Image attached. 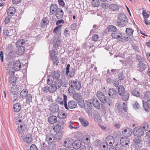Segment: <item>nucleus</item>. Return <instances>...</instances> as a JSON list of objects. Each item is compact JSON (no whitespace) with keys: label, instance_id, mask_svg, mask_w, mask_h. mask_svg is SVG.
I'll return each mask as SVG.
<instances>
[{"label":"nucleus","instance_id":"14","mask_svg":"<svg viewBox=\"0 0 150 150\" xmlns=\"http://www.w3.org/2000/svg\"><path fill=\"white\" fill-rule=\"evenodd\" d=\"M121 144L123 146H129V139L126 137H122L120 141Z\"/></svg>","mask_w":150,"mask_h":150},{"label":"nucleus","instance_id":"21","mask_svg":"<svg viewBox=\"0 0 150 150\" xmlns=\"http://www.w3.org/2000/svg\"><path fill=\"white\" fill-rule=\"evenodd\" d=\"M56 13V16L58 19H61L63 17L64 12L61 8H59Z\"/></svg>","mask_w":150,"mask_h":150},{"label":"nucleus","instance_id":"43","mask_svg":"<svg viewBox=\"0 0 150 150\" xmlns=\"http://www.w3.org/2000/svg\"><path fill=\"white\" fill-rule=\"evenodd\" d=\"M131 94L132 95L137 97L141 96L140 93L136 89L131 91Z\"/></svg>","mask_w":150,"mask_h":150},{"label":"nucleus","instance_id":"10","mask_svg":"<svg viewBox=\"0 0 150 150\" xmlns=\"http://www.w3.org/2000/svg\"><path fill=\"white\" fill-rule=\"evenodd\" d=\"M108 94L110 98L113 99L116 98L118 96L117 91L113 88H110L109 89Z\"/></svg>","mask_w":150,"mask_h":150},{"label":"nucleus","instance_id":"40","mask_svg":"<svg viewBox=\"0 0 150 150\" xmlns=\"http://www.w3.org/2000/svg\"><path fill=\"white\" fill-rule=\"evenodd\" d=\"M125 92V88L123 86L120 85L119 86L118 88V93L120 95L123 94Z\"/></svg>","mask_w":150,"mask_h":150},{"label":"nucleus","instance_id":"12","mask_svg":"<svg viewBox=\"0 0 150 150\" xmlns=\"http://www.w3.org/2000/svg\"><path fill=\"white\" fill-rule=\"evenodd\" d=\"M92 105L96 109L99 110L100 109V104L98 99L95 96H93L92 99Z\"/></svg>","mask_w":150,"mask_h":150},{"label":"nucleus","instance_id":"42","mask_svg":"<svg viewBox=\"0 0 150 150\" xmlns=\"http://www.w3.org/2000/svg\"><path fill=\"white\" fill-rule=\"evenodd\" d=\"M108 32L113 33L117 30L116 27L112 25H109L108 27Z\"/></svg>","mask_w":150,"mask_h":150},{"label":"nucleus","instance_id":"16","mask_svg":"<svg viewBox=\"0 0 150 150\" xmlns=\"http://www.w3.org/2000/svg\"><path fill=\"white\" fill-rule=\"evenodd\" d=\"M59 110V107L57 105L52 103L50 105V110L52 113L58 112Z\"/></svg>","mask_w":150,"mask_h":150},{"label":"nucleus","instance_id":"19","mask_svg":"<svg viewBox=\"0 0 150 150\" xmlns=\"http://www.w3.org/2000/svg\"><path fill=\"white\" fill-rule=\"evenodd\" d=\"M21 64L19 61L17 60L14 62L13 64V69L16 71H18L20 70Z\"/></svg>","mask_w":150,"mask_h":150},{"label":"nucleus","instance_id":"25","mask_svg":"<svg viewBox=\"0 0 150 150\" xmlns=\"http://www.w3.org/2000/svg\"><path fill=\"white\" fill-rule=\"evenodd\" d=\"M109 9L111 11L116 12L118 11L119 8L117 5L115 4H112L109 6Z\"/></svg>","mask_w":150,"mask_h":150},{"label":"nucleus","instance_id":"46","mask_svg":"<svg viewBox=\"0 0 150 150\" xmlns=\"http://www.w3.org/2000/svg\"><path fill=\"white\" fill-rule=\"evenodd\" d=\"M25 43V40L23 39H21L18 40L16 43L17 47H21L23 46V45Z\"/></svg>","mask_w":150,"mask_h":150},{"label":"nucleus","instance_id":"53","mask_svg":"<svg viewBox=\"0 0 150 150\" xmlns=\"http://www.w3.org/2000/svg\"><path fill=\"white\" fill-rule=\"evenodd\" d=\"M75 122H73V121H70V124L69 126V127L70 128V129H77L79 128V127H75L74 126H73L74 125L75 123Z\"/></svg>","mask_w":150,"mask_h":150},{"label":"nucleus","instance_id":"57","mask_svg":"<svg viewBox=\"0 0 150 150\" xmlns=\"http://www.w3.org/2000/svg\"><path fill=\"white\" fill-rule=\"evenodd\" d=\"M55 52L53 50H52L50 52V56L51 60H53L55 56Z\"/></svg>","mask_w":150,"mask_h":150},{"label":"nucleus","instance_id":"52","mask_svg":"<svg viewBox=\"0 0 150 150\" xmlns=\"http://www.w3.org/2000/svg\"><path fill=\"white\" fill-rule=\"evenodd\" d=\"M61 126L59 125H57L53 128V129L55 132L57 133L59 132L61 129Z\"/></svg>","mask_w":150,"mask_h":150},{"label":"nucleus","instance_id":"5","mask_svg":"<svg viewBox=\"0 0 150 150\" xmlns=\"http://www.w3.org/2000/svg\"><path fill=\"white\" fill-rule=\"evenodd\" d=\"M127 19L126 15L124 13H120L117 16V25L120 27L124 26V23L125 22Z\"/></svg>","mask_w":150,"mask_h":150},{"label":"nucleus","instance_id":"4","mask_svg":"<svg viewBox=\"0 0 150 150\" xmlns=\"http://www.w3.org/2000/svg\"><path fill=\"white\" fill-rule=\"evenodd\" d=\"M64 100V106L65 108L67 110L69 108L70 109H74L77 106L76 102L74 100H71L69 101L67 105V96L65 94L63 95Z\"/></svg>","mask_w":150,"mask_h":150},{"label":"nucleus","instance_id":"7","mask_svg":"<svg viewBox=\"0 0 150 150\" xmlns=\"http://www.w3.org/2000/svg\"><path fill=\"white\" fill-rule=\"evenodd\" d=\"M133 132L134 135L137 137H141L144 134L143 129L140 127H136L134 128Z\"/></svg>","mask_w":150,"mask_h":150},{"label":"nucleus","instance_id":"35","mask_svg":"<svg viewBox=\"0 0 150 150\" xmlns=\"http://www.w3.org/2000/svg\"><path fill=\"white\" fill-rule=\"evenodd\" d=\"M19 90L18 87L16 85H13L11 87V92L13 94H16L18 92Z\"/></svg>","mask_w":150,"mask_h":150},{"label":"nucleus","instance_id":"55","mask_svg":"<svg viewBox=\"0 0 150 150\" xmlns=\"http://www.w3.org/2000/svg\"><path fill=\"white\" fill-rule=\"evenodd\" d=\"M133 108L135 110L138 109L140 107V105L137 101L133 102Z\"/></svg>","mask_w":150,"mask_h":150},{"label":"nucleus","instance_id":"47","mask_svg":"<svg viewBox=\"0 0 150 150\" xmlns=\"http://www.w3.org/2000/svg\"><path fill=\"white\" fill-rule=\"evenodd\" d=\"M14 96L13 98V100L14 102H17L21 99L20 96L17 94H13Z\"/></svg>","mask_w":150,"mask_h":150},{"label":"nucleus","instance_id":"17","mask_svg":"<svg viewBox=\"0 0 150 150\" xmlns=\"http://www.w3.org/2000/svg\"><path fill=\"white\" fill-rule=\"evenodd\" d=\"M73 140L71 138H68L66 139L64 142V145L66 147L69 148L73 145Z\"/></svg>","mask_w":150,"mask_h":150},{"label":"nucleus","instance_id":"38","mask_svg":"<svg viewBox=\"0 0 150 150\" xmlns=\"http://www.w3.org/2000/svg\"><path fill=\"white\" fill-rule=\"evenodd\" d=\"M67 116V114L63 111H60L58 113V117L61 119H64Z\"/></svg>","mask_w":150,"mask_h":150},{"label":"nucleus","instance_id":"26","mask_svg":"<svg viewBox=\"0 0 150 150\" xmlns=\"http://www.w3.org/2000/svg\"><path fill=\"white\" fill-rule=\"evenodd\" d=\"M49 21L48 20V18L47 17L44 18L42 20L40 23L41 27L44 28L47 26L49 23Z\"/></svg>","mask_w":150,"mask_h":150},{"label":"nucleus","instance_id":"60","mask_svg":"<svg viewBox=\"0 0 150 150\" xmlns=\"http://www.w3.org/2000/svg\"><path fill=\"white\" fill-rule=\"evenodd\" d=\"M64 34L66 37H67L70 35V32L68 28H66L64 30Z\"/></svg>","mask_w":150,"mask_h":150},{"label":"nucleus","instance_id":"50","mask_svg":"<svg viewBox=\"0 0 150 150\" xmlns=\"http://www.w3.org/2000/svg\"><path fill=\"white\" fill-rule=\"evenodd\" d=\"M91 4L94 7H98L100 4L99 0H92L91 2Z\"/></svg>","mask_w":150,"mask_h":150},{"label":"nucleus","instance_id":"22","mask_svg":"<svg viewBox=\"0 0 150 150\" xmlns=\"http://www.w3.org/2000/svg\"><path fill=\"white\" fill-rule=\"evenodd\" d=\"M58 9L57 4H53L50 7V12L52 14H54L57 11Z\"/></svg>","mask_w":150,"mask_h":150},{"label":"nucleus","instance_id":"61","mask_svg":"<svg viewBox=\"0 0 150 150\" xmlns=\"http://www.w3.org/2000/svg\"><path fill=\"white\" fill-rule=\"evenodd\" d=\"M62 25H59L56 27L53 30V32L57 33L59 31L62 27Z\"/></svg>","mask_w":150,"mask_h":150},{"label":"nucleus","instance_id":"28","mask_svg":"<svg viewBox=\"0 0 150 150\" xmlns=\"http://www.w3.org/2000/svg\"><path fill=\"white\" fill-rule=\"evenodd\" d=\"M69 85L70 86L68 90V93L70 96H73L76 93L75 88L72 85Z\"/></svg>","mask_w":150,"mask_h":150},{"label":"nucleus","instance_id":"56","mask_svg":"<svg viewBox=\"0 0 150 150\" xmlns=\"http://www.w3.org/2000/svg\"><path fill=\"white\" fill-rule=\"evenodd\" d=\"M79 106L81 108H83L85 107L84 100L83 99L77 102Z\"/></svg>","mask_w":150,"mask_h":150},{"label":"nucleus","instance_id":"27","mask_svg":"<svg viewBox=\"0 0 150 150\" xmlns=\"http://www.w3.org/2000/svg\"><path fill=\"white\" fill-rule=\"evenodd\" d=\"M79 120L82 125L84 127H87L89 125L88 122L84 118L80 117L79 118Z\"/></svg>","mask_w":150,"mask_h":150},{"label":"nucleus","instance_id":"32","mask_svg":"<svg viewBox=\"0 0 150 150\" xmlns=\"http://www.w3.org/2000/svg\"><path fill=\"white\" fill-rule=\"evenodd\" d=\"M25 97V103L26 104H30L31 102H32L33 97L31 94H28Z\"/></svg>","mask_w":150,"mask_h":150},{"label":"nucleus","instance_id":"13","mask_svg":"<svg viewBox=\"0 0 150 150\" xmlns=\"http://www.w3.org/2000/svg\"><path fill=\"white\" fill-rule=\"evenodd\" d=\"M105 142L109 146H112L115 142V140L114 137L111 135L108 136L106 138Z\"/></svg>","mask_w":150,"mask_h":150},{"label":"nucleus","instance_id":"44","mask_svg":"<svg viewBox=\"0 0 150 150\" xmlns=\"http://www.w3.org/2000/svg\"><path fill=\"white\" fill-rule=\"evenodd\" d=\"M28 91L27 89H23L22 90L20 93V97L22 98L25 97L28 94Z\"/></svg>","mask_w":150,"mask_h":150},{"label":"nucleus","instance_id":"34","mask_svg":"<svg viewBox=\"0 0 150 150\" xmlns=\"http://www.w3.org/2000/svg\"><path fill=\"white\" fill-rule=\"evenodd\" d=\"M13 108L14 112H18L21 110V105L19 103H15L13 105Z\"/></svg>","mask_w":150,"mask_h":150},{"label":"nucleus","instance_id":"30","mask_svg":"<svg viewBox=\"0 0 150 150\" xmlns=\"http://www.w3.org/2000/svg\"><path fill=\"white\" fill-rule=\"evenodd\" d=\"M90 137L89 135H85L84 136L82 139L83 143L86 144H88L90 141Z\"/></svg>","mask_w":150,"mask_h":150},{"label":"nucleus","instance_id":"54","mask_svg":"<svg viewBox=\"0 0 150 150\" xmlns=\"http://www.w3.org/2000/svg\"><path fill=\"white\" fill-rule=\"evenodd\" d=\"M143 128L144 129L145 131L148 130L149 127L148 123L147 122H144Z\"/></svg>","mask_w":150,"mask_h":150},{"label":"nucleus","instance_id":"23","mask_svg":"<svg viewBox=\"0 0 150 150\" xmlns=\"http://www.w3.org/2000/svg\"><path fill=\"white\" fill-rule=\"evenodd\" d=\"M73 96V99L77 102L83 99L82 95L80 92L76 93Z\"/></svg>","mask_w":150,"mask_h":150},{"label":"nucleus","instance_id":"8","mask_svg":"<svg viewBox=\"0 0 150 150\" xmlns=\"http://www.w3.org/2000/svg\"><path fill=\"white\" fill-rule=\"evenodd\" d=\"M69 85H72L73 86L75 87V88L78 90H79L81 88V83L80 81H77L76 80H70L69 81Z\"/></svg>","mask_w":150,"mask_h":150},{"label":"nucleus","instance_id":"51","mask_svg":"<svg viewBox=\"0 0 150 150\" xmlns=\"http://www.w3.org/2000/svg\"><path fill=\"white\" fill-rule=\"evenodd\" d=\"M12 68L11 69V68H9L8 71L7 72V75L9 77L14 76V72L12 71Z\"/></svg>","mask_w":150,"mask_h":150},{"label":"nucleus","instance_id":"6","mask_svg":"<svg viewBox=\"0 0 150 150\" xmlns=\"http://www.w3.org/2000/svg\"><path fill=\"white\" fill-rule=\"evenodd\" d=\"M127 105L125 103H124L122 106L120 105V103H116L115 104V111L116 113L119 115H122V109L125 112H126Z\"/></svg>","mask_w":150,"mask_h":150},{"label":"nucleus","instance_id":"9","mask_svg":"<svg viewBox=\"0 0 150 150\" xmlns=\"http://www.w3.org/2000/svg\"><path fill=\"white\" fill-rule=\"evenodd\" d=\"M111 36L114 39H118L119 41L122 42L123 40V36L121 33L118 31H115L112 33Z\"/></svg>","mask_w":150,"mask_h":150},{"label":"nucleus","instance_id":"15","mask_svg":"<svg viewBox=\"0 0 150 150\" xmlns=\"http://www.w3.org/2000/svg\"><path fill=\"white\" fill-rule=\"evenodd\" d=\"M62 40L59 38H54L53 40V47L55 48H57L61 45Z\"/></svg>","mask_w":150,"mask_h":150},{"label":"nucleus","instance_id":"48","mask_svg":"<svg viewBox=\"0 0 150 150\" xmlns=\"http://www.w3.org/2000/svg\"><path fill=\"white\" fill-rule=\"evenodd\" d=\"M133 32L134 30L131 28H126V33L128 35L131 36L132 35Z\"/></svg>","mask_w":150,"mask_h":150},{"label":"nucleus","instance_id":"29","mask_svg":"<svg viewBox=\"0 0 150 150\" xmlns=\"http://www.w3.org/2000/svg\"><path fill=\"white\" fill-rule=\"evenodd\" d=\"M57 117L54 115L51 116L48 118L49 122L51 124L56 122L57 121Z\"/></svg>","mask_w":150,"mask_h":150},{"label":"nucleus","instance_id":"58","mask_svg":"<svg viewBox=\"0 0 150 150\" xmlns=\"http://www.w3.org/2000/svg\"><path fill=\"white\" fill-rule=\"evenodd\" d=\"M106 103V105L110 107H112L113 105V102L110 99H109L107 101Z\"/></svg>","mask_w":150,"mask_h":150},{"label":"nucleus","instance_id":"45","mask_svg":"<svg viewBox=\"0 0 150 150\" xmlns=\"http://www.w3.org/2000/svg\"><path fill=\"white\" fill-rule=\"evenodd\" d=\"M134 142L135 144V146H139L140 143L141 142V139L137 137H135L133 139Z\"/></svg>","mask_w":150,"mask_h":150},{"label":"nucleus","instance_id":"1","mask_svg":"<svg viewBox=\"0 0 150 150\" xmlns=\"http://www.w3.org/2000/svg\"><path fill=\"white\" fill-rule=\"evenodd\" d=\"M60 75V71H54L52 75L48 76L47 82L48 85H51L49 86L50 92L53 93L62 86V81L59 79Z\"/></svg>","mask_w":150,"mask_h":150},{"label":"nucleus","instance_id":"18","mask_svg":"<svg viewBox=\"0 0 150 150\" xmlns=\"http://www.w3.org/2000/svg\"><path fill=\"white\" fill-rule=\"evenodd\" d=\"M140 98L142 100H144L145 101L150 100V91H146L144 93V96L142 95Z\"/></svg>","mask_w":150,"mask_h":150},{"label":"nucleus","instance_id":"59","mask_svg":"<svg viewBox=\"0 0 150 150\" xmlns=\"http://www.w3.org/2000/svg\"><path fill=\"white\" fill-rule=\"evenodd\" d=\"M9 80L11 84L14 83L16 82V79L14 76L9 77Z\"/></svg>","mask_w":150,"mask_h":150},{"label":"nucleus","instance_id":"20","mask_svg":"<svg viewBox=\"0 0 150 150\" xmlns=\"http://www.w3.org/2000/svg\"><path fill=\"white\" fill-rule=\"evenodd\" d=\"M132 133V130L130 128L125 129L122 132V134L125 137H129Z\"/></svg>","mask_w":150,"mask_h":150},{"label":"nucleus","instance_id":"2","mask_svg":"<svg viewBox=\"0 0 150 150\" xmlns=\"http://www.w3.org/2000/svg\"><path fill=\"white\" fill-rule=\"evenodd\" d=\"M27 129L26 125L23 122H22L20 125L18 126L16 129L20 139L22 141H24L25 140V135L24 133Z\"/></svg>","mask_w":150,"mask_h":150},{"label":"nucleus","instance_id":"33","mask_svg":"<svg viewBox=\"0 0 150 150\" xmlns=\"http://www.w3.org/2000/svg\"><path fill=\"white\" fill-rule=\"evenodd\" d=\"M16 9L14 7H10L7 11V14L10 16L13 15L15 12Z\"/></svg>","mask_w":150,"mask_h":150},{"label":"nucleus","instance_id":"49","mask_svg":"<svg viewBox=\"0 0 150 150\" xmlns=\"http://www.w3.org/2000/svg\"><path fill=\"white\" fill-rule=\"evenodd\" d=\"M56 102L59 104L61 105H63L64 104V98L63 100L62 98L60 97H58V98L57 99Z\"/></svg>","mask_w":150,"mask_h":150},{"label":"nucleus","instance_id":"64","mask_svg":"<svg viewBox=\"0 0 150 150\" xmlns=\"http://www.w3.org/2000/svg\"><path fill=\"white\" fill-rule=\"evenodd\" d=\"M59 62L58 57L57 56L55 57L54 58L53 60V64L57 66Z\"/></svg>","mask_w":150,"mask_h":150},{"label":"nucleus","instance_id":"24","mask_svg":"<svg viewBox=\"0 0 150 150\" xmlns=\"http://www.w3.org/2000/svg\"><path fill=\"white\" fill-rule=\"evenodd\" d=\"M81 142L80 140H76L74 142L73 141V148L76 149H78L81 147Z\"/></svg>","mask_w":150,"mask_h":150},{"label":"nucleus","instance_id":"37","mask_svg":"<svg viewBox=\"0 0 150 150\" xmlns=\"http://www.w3.org/2000/svg\"><path fill=\"white\" fill-rule=\"evenodd\" d=\"M120 96H122V100L124 101H126L128 99L129 94L128 92H125V93L122 95H121Z\"/></svg>","mask_w":150,"mask_h":150},{"label":"nucleus","instance_id":"62","mask_svg":"<svg viewBox=\"0 0 150 150\" xmlns=\"http://www.w3.org/2000/svg\"><path fill=\"white\" fill-rule=\"evenodd\" d=\"M98 35L97 34L93 35L92 37V40L93 41H96L98 39Z\"/></svg>","mask_w":150,"mask_h":150},{"label":"nucleus","instance_id":"36","mask_svg":"<svg viewBox=\"0 0 150 150\" xmlns=\"http://www.w3.org/2000/svg\"><path fill=\"white\" fill-rule=\"evenodd\" d=\"M52 137L53 135L50 133H48L46 135L45 140L48 143H51L53 142Z\"/></svg>","mask_w":150,"mask_h":150},{"label":"nucleus","instance_id":"41","mask_svg":"<svg viewBox=\"0 0 150 150\" xmlns=\"http://www.w3.org/2000/svg\"><path fill=\"white\" fill-rule=\"evenodd\" d=\"M26 142L27 144H31L32 140V137L31 134H28L25 138Z\"/></svg>","mask_w":150,"mask_h":150},{"label":"nucleus","instance_id":"63","mask_svg":"<svg viewBox=\"0 0 150 150\" xmlns=\"http://www.w3.org/2000/svg\"><path fill=\"white\" fill-rule=\"evenodd\" d=\"M87 105L89 108H91L92 107V101L91 99H90L88 100L87 102Z\"/></svg>","mask_w":150,"mask_h":150},{"label":"nucleus","instance_id":"3","mask_svg":"<svg viewBox=\"0 0 150 150\" xmlns=\"http://www.w3.org/2000/svg\"><path fill=\"white\" fill-rule=\"evenodd\" d=\"M136 58L138 62L137 64L138 70L141 72H142L145 70L146 68L145 59L139 55H136Z\"/></svg>","mask_w":150,"mask_h":150},{"label":"nucleus","instance_id":"11","mask_svg":"<svg viewBox=\"0 0 150 150\" xmlns=\"http://www.w3.org/2000/svg\"><path fill=\"white\" fill-rule=\"evenodd\" d=\"M96 96L102 103H106V98L102 92H98L96 94Z\"/></svg>","mask_w":150,"mask_h":150},{"label":"nucleus","instance_id":"39","mask_svg":"<svg viewBox=\"0 0 150 150\" xmlns=\"http://www.w3.org/2000/svg\"><path fill=\"white\" fill-rule=\"evenodd\" d=\"M146 101H145L144 100H142V103L143 104V107L145 110L147 112H148L149 111L150 107L149 106V105L147 102L146 103Z\"/></svg>","mask_w":150,"mask_h":150},{"label":"nucleus","instance_id":"31","mask_svg":"<svg viewBox=\"0 0 150 150\" xmlns=\"http://www.w3.org/2000/svg\"><path fill=\"white\" fill-rule=\"evenodd\" d=\"M18 48L16 51V53L18 55H21L23 54L25 51V48L24 46L17 47Z\"/></svg>","mask_w":150,"mask_h":150}]
</instances>
